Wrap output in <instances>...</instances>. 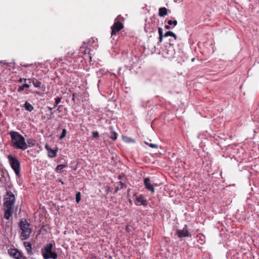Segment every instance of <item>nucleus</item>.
<instances>
[{
	"label": "nucleus",
	"mask_w": 259,
	"mask_h": 259,
	"mask_svg": "<svg viewBox=\"0 0 259 259\" xmlns=\"http://www.w3.org/2000/svg\"><path fill=\"white\" fill-rule=\"evenodd\" d=\"M4 204V218L8 220L14 213L15 197L14 194L10 191H7L5 198Z\"/></svg>",
	"instance_id": "f257e3e1"
},
{
	"label": "nucleus",
	"mask_w": 259,
	"mask_h": 259,
	"mask_svg": "<svg viewBox=\"0 0 259 259\" xmlns=\"http://www.w3.org/2000/svg\"><path fill=\"white\" fill-rule=\"evenodd\" d=\"M12 146L16 149L22 150H26L28 146L25 142L24 138L17 132L10 133Z\"/></svg>",
	"instance_id": "f03ea898"
},
{
	"label": "nucleus",
	"mask_w": 259,
	"mask_h": 259,
	"mask_svg": "<svg viewBox=\"0 0 259 259\" xmlns=\"http://www.w3.org/2000/svg\"><path fill=\"white\" fill-rule=\"evenodd\" d=\"M20 228V238L22 240H26L29 238L32 232L30 224L26 220H21L19 224Z\"/></svg>",
	"instance_id": "7ed1b4c3"
},
{
	"label": "nucleus",
	"mask_w": 259,
	"mask_h": 259,
	"mask_svg": "<svg viewBox=\"0 0 259 259\" xmlns=\"http://www.w3.org/2000/svg\"><path fill=\"white\" fill-rule=\"evenodd\" d=\"M54 244L52 243L46 244L41 249V254L44 259H57L56 252L53 251Z\"/></svg>",
	"instance_id": "20e7f679"
},
{
	"label": "nucleus",
	"mask_w": 259,
	"mask_h": 259,
	"mask_svg": "<svg viewBox=\"0 0 259 259\" xmlns=\"http://www.w3.org/2000/svg\"><path fill=\"white\" fill-rule=\"evenodd\" d=\"M8 158L11 166L14 170L17 176H19L20 174V162L16 157L12 155H9Z\"/></svg>",
	"instance_id": "39448f33"
},
{
	"label": "nucleus",
	"mask_w": 259,
	"mask_h": 259,
	"mask_svg": "<svg viewBox=\"0 0 259 259\" xmlns=\"http://www.w3.org/2000/svg\"><path fill=\"white\" fill-rule=\"evenodd\" d=\"M9 254L15 259H27L23 253L16 248H10L8 250Z\"/></svg>",
	"instance_id": "423d86ee"
},
{
	"label": "nucleus",
	"mask_w": 259,
	"mask_h": 259,
	"mask_svg": "<svg viewBox=\"0 0 259 259\" xmlns=\"http://www.w3.org/2000/svg\"><path fill=\"white\" fill-rule=\"evenodd\" d=\"M144 184L145 188L149 191H151L152 193H154L155 192L154 185L151 182L149 178H146L144 180Z\"/></svg>",
	"instance_id": "0eeeda50"
},
{
	"label": "nucleus",
	"mask_w": 259,
	"mask_h": 259,
	"mask_svg": "<svg viewBox=\"0 0 259 259\" xmlns=\"http://www.w3.org/2000/svg\"><path fill=\"white\" fill-rule=\"evenodd\" d=\"M123 27V25L122 23L118 21H115L114 23L113 26L111 27V35L113 36V35L115 34L117 32H118L119 30L122 29Z\"/></svg>",
	"instance_id": "6e6552de"
},
{
	"label": "nucleus",
	"mask_w": 259,
	"mask_h": 259,
	"mask_svg": "<svg viewBox=\"0 0 259 259\" xmlns=\"http://www.w3.org/2000/svg\"><path fill=\"white\" fill-rule=\"evenodd\" d=\"M61 99H62L61 97H58L56 99H55V104H54L53 107H48V109L50 111V113L49 114H48V119H51L53 118H54V113L52 111L55 107H56L60 103Z\"/></svg>",
	"instance_id": "1a4fd4ad"
},
{
	"label": "nucleus",
	"mask_w": 259,
	"mask_h": 259,
	"mask_svg": "<svg viewBox=\"0 0 259 259\" xmlns=\"http://www.w3.org/2000/svg\"><path fill=\"white\" fill-rule=\"evenodd\" d=\"M177 235L178 237L180 238L190 236V234L187 230V226L185 225L184 227L182 230H178L177 231Z\"/></svg>",
	"instance_id": "9d476101"
},
{
	"label": "nucleus",
	"mask_w": 259,
	"mask_h": 259,
	"mask_svg": "<svg viewBox=\"0 0 259 259\" xmlns=\"http://www.w3.org/2000/svg\"><path fill=\"white\" fill-rule=\"evenodd\" d=\"M28 80H30V82H32L33 85L37 88L41 89L42 91H45V86L44 85H41V83L40 81L38 80L35 78H33L32 79H28Z\"/></svg>",
	"instance_id": "9b49d317"
},
{
	"label": "nucleus",
	"mask_w": 259,
	"mask_h": 259,
	"mask_svg": "<svg viewBox=\"0 0 259 259\" xmlns=\"http://www.w3.org/2000/svg\"><path fill=\"white\" fill-rule=\"evenodd\" d=\"M45 148L48 152V156L51 158H54L57 156V149H52L48 144L45 145Z\"/></svg>",
	"instance_id": "f8f14e48"
},
{
	"label": "nucleus",
	"mask_w": 259,
	"mask_h": 259,
	"mask_svg": "<svg viewBox=\"0 0 259 259\" xmlns=\"http://www.w3.org/2000/svg\"><path fill=\"white\" fill-rule=\"evenodd\" d=\"M166 53L168 57H172L175 54V50L172 46H166Z\"/></svg>",
	"instance_id": "ddd939ff"
},
{
	"label": "nucleus",
	"mask_w": 259,
	"mask_h": 259,
	"mask_svg": "<svg viewBox=\"0 0 259 259\" xmlns=\"http://www.w3.org/2000/svg\"><path fill=\"white\" fill-rule=\"evenodd\" d=\"M79 51L80 53H82V55H87V56L91 59V56L90 54L89 53V50L88 49H85V45L84 46H82L80 47Z\"/></svg>",
	"instance_id": "4468645a"
},
{
	"label": "nucleus",
	"mask_w": 259,
	"mask_h": 259,
	"mask_svg": "<svg viewBox=\"0 0 259 259\" xmlns=\"http://www.w3.org/2000/svg\"><path fill=\"white\" fill-rule=\"evenodd\" d=\"M136 204L141 205H146V201L144 199V197L142 196H140L139 197H137L136 199Z\"/></svg>",
	"instance_id": "2eb2a0df"
},
{
	"label": "nucleus",
	"mask_w": 259,
	"mask_h": 259,
	"mask_svg": "<svg viewBox=\"0 0 259 259\" xmlns=\"http://www.w3.org/2000/svg\"><path fill=\"white\" fill-rule=\"evenodd\" d=\"M23 245L29 254H32L33 253L32 251V245L30 242L26 241L23 242Z\"/></svg>",
	"instance_id": "dca6fc26"
},
{
	"label": "nucleus",
	"mask_w": 259,
	"mask_h": 259,
	"mask_svg": "<svg viewBox=\"0 0 259 259\" xmlns=\"http://www.w3.org/2000/svg\"><path fill=\"white\" fill-rule=\"evenodd\" d=\"M24 107L25 108L26 110L28 111L29 112L32 111L34 109L32 105L28 102H25L24 105Z\"/></svg>",
	"instance_id": "f3484780"
},
{
	"label": "nucleus",
	"mask_w": 259,
	"mask_h": 259,
	"mask_svg": "<svg viewBox=\"0 0 259 259\" xmlns=\"http://www.w3.org/2000/svg\"><path fill=\"white\" fill-rule=\"evenodd\" d=\"M158 14L160 17H163L164 16L167 15V9L164 7L160 8L159 9Z\"/></svg>",
	"instance_id": "a211bd4d"
},
{
	"label": "nucleus",
	"mask_w": 259,
	"mask_h": 259,
	"mask_svg": "<svg viewBox=\"0 0 259 259\" xmlns=\"http://www.w3.org/2000/svg\"><path fill=\"white\" fill-rule=\"evenodd\" d=\"M109 130L111 131L110 138L112 139L113 140H115L117 139V134L113 131L112 127H109Z\"/></svg>",
	"instance_id": "6ab92c4d"
},
{
	"label": "nucleus",
	"mask_w": 259,
	"mask_h": 259,
	"mask_svg": "<svg viewBox=\"0 0 259 259\" xmlns=\"http://www.w3.org/2000/svg\"><path fill=\"white\" fill-rule=\"evenodd\" d=\"M169 36L173 37L175 40H176L177 39V35H176V34H175L172 31H167L164 34V37H168Z\"/></svg>",
	"instance_id": "aec40b11"
},
{
	"label": "nucleus",
	"mask_w": 259,
	"mask_h": 259,
	"mask_svg": "<svg viewBox=\"0 0 259 259\" xmlns=\"http://www.w3.org/2000/svg\"><path fill=\"white\" fill-rule=\"evenodd\" d=\"M158 33H159V42L158 43H160L162 42L163 36V30L161 27H159L158 29Z\"/></svg>",
	"instance_id": "412c9836"
},
{
	"label": "nucleus",
	"mask_w": 259,
	"mask_h": 259,
	"mask_svg": "<svg viewBox=\"0 0 259 259\" xmlns=\"http://www.w3.org/2000/svg\"><path fill=\"white\" fill-rule=\"evenodd\" d=\"M66 167V165L64 164H59L57 165L56 168V171L57 172L61 173L62 171V169Z\"/></svg>",
	"instance_id": "4be33fe9"
},
{
	"label": "nucleus",
	"mask_w": 259,
	"mask_h": 259,
	"mask_svg": "<svg viewBox=\"0 0 259 259\" xmlns=\"http://www.w3.org/2000/svg\"><path fill=\"white\" fill-rule=\"evenodd\" d=\"M29 87H30L29 84L25 83L23 85H21L18 88V92H19L20 93L22 92L24 90V88H29Z\"/></svg>",
	"instance_id": "5701e85b"
},
{
	"label": "nucleus",
	"mask_w": 259,
	"mask_h": 259,
	"mask_svg": "<svg viewBox=\"0 0 259 259\" xmlns=\"http://www.w3.org/2000/svg\"><path fill=\"white\" fill-rule=\"evenodd\" d=\"M27 143H28L29 147H32L34 146L35 141L32 139H28L27 140Z\"/></svg>",
	"instance_id": "b1692460"
},
{
	"label": "nucleus",
	"mask_w": 259,
	"mask_h": 259,
	"mask_svg": "<svg viewBox=\"0 0 259 259\" xmlns=\"http://www.w3.org/2000/svg\"><path fill=\"white\" fill-rule=\"evenodd\" d=\"M66 130L65 128H63L62 130V132L61 136H60L59 139H63L66 136Z\"/></svg>",
	"instance_id": "393cba45"
},
{
	"label": "nucleus",
	"mask_w": 259,
	"mask_h": 259,
	"mask_svg": "<svg viewBox=\"0 0 259 259\" xmlns=\"http://www.w3.org/2000/svg\"><path fill=\"white\" fill-rule=\"evenodd\" d=\"M177 20H174V21H172V20H168L167 21V24L169 25H171L172 24H174V26H176L177 25Z\"/></svg>",
	"instance_id": "a878e982"
},
{
	"label": "nucleus",
	"mask_w": 259,
	"mask_h": 259,
	"mask_svg": "<svg viewBox=\"0 0 259 259\" xmlns=\"http://www.w3.org/2000/svg\"><path fill=\"white\" fill-rule=\"evenodd\" d=\"M75 199H76V201L77 203H79V202L80 201V199H81V196H80V192H78L76 194V197H75Z\"/></svg>",
	"instance_id": "bb28decb"
},
{
	"label": "nucleus",
	"mask_w": 259,
	"mask_h": 259,
	"mask_svg": "<svg viewBox=\"0 0 259 259\" xmlns=\"http://www.w3.org/2000/svg\"><path fill=\"white\" fill-rule=\"evenodd\" d=\"M145 144L148 145L150 147L152 148H158V146L156 144H152V143L149 144L147 142H145Z\"/></svg>",
	"instance_id": "cd10ccee"
},
{
	"label": "nucleus",
	"mask_w": 259,
	"mask_h": 259,
	"mask_svg": "<svg viewBox=\"0 0 259 259\" xmlns=\"http://www.w3.org/2000/svg\"><path fill=\"white\" fill-rule=\"evenodd\" d=\"M93 137L95 138H98L99 137V133L98 132H93Z\"/></svg>",
	"instance_id": "c85d7f7f"
},
{
	"label": "nucleus",
	"mask_w": 259,
	"mask_h": 259,
	"mask_svg": "<svg viewBox=\"0 0 259 259\" xmlns=\"http://www.w3.org/2000/svg\"><path fill=\"white\" fill-rule=\"evenodd\" d=\"M62 108H63L62 105H59L58 106L57 111H58V112L60 113V112H62Z\"/></svg>",
	"instance_id": "c756f323"
},
{
	"label": "nucleus",
	"mask_w": 259,
	"mask_h": 259,
	"mask_svg": "<svg viewBox=\"0 0 259 259\" xmlns=\"http://www.w3.org/2000/svg\"><path fill=\"white\" fill-rule=\"evenodd\" d=\"M118 184H119L118 186H119L120 189H121L125 186V184L120 181L118 182Z\"/></svg>",
	"instance_id": "7c9ffc66"
},
{
	"label": "nucleus",
	"mask_w": 259,
	"mask_h": 259,
	"mask_svg": "<svg viewBox=\"0 0 259 259\" xmlns=\"http://www.w3.org/2000/svg\"><path fill=\"white\" fill-rule=\"evenodd\" d=\"M174 40H169V44H168V46H172L174 47Z\"/></svg>",
	"instance_id": "2f4dec72"
},
{
	"label": "nucleus",
	"mask_w": 259,
	"mask_h": 259,
	"mask_svg": "<svg viewBox=\"0 0 259 259\" xmlns=\"http://www.w3.org/2000/svg\"><path fill=\"white\" fill-rule=\"evenodd\" d=\"M119 189H120L119 186H117L115 188V192H116V193L117 192Z\"/></svg>",
	"instance_id": "473e14b6"
},
{
	"label": "nucleus",
	"mask_w": 259,
	"mask_h": 259,
	"mask_svg": "<svg viewBox=\"0 0 259 259\" xmlns=\"http://www.w3.org/2000/svg\"><path fill=\"white\" fill-rule=\"evenodd\" d=\"M23 80H24L25 81H26L27 79H24V78H20V79L19 80V81L20 82H22Z\"/></svg>",
	"instance_id": "72a5a7b5"
},
{
	"label": "nucleus",
	"mask_w": 259,
	"mask_h": 259,
	"mask_svg": "<svg viewBox=\"0 0 259 259\" xmlns=\"http://www.w3.org/2000/svg\"><path fill=\"white\" fill-rule=\"evenodd\" d=\"M1 63L2 64H4V65L7 64V63L5 61H4V60L1 61Z\"/></svg>",
	"instance_id": "f704fd0d"
},
{
	"label": "nucleus",
	"mask_w": 259,
	"mask_h": 259,
	"mask_svg": "<svg viewBox=\"0 0 259 259\" xmlns=\"http://www.w3.org/2000/svg\"><path fill=\"white\" fill-rule=\"evenodd\" d=\"M165 28L167 29H170V25H169L168 24V25H165Z\"/></svg>",
	"instance_id": "c9c22d12"
},
{
	"label": "nucleus",
	"mask_w": 259,
	"mask_h": 259,
	"mask_svg": "<svg viewBox=\"0 0 259 259\" xmlns=\"http://www.w3.org/2000/svg\"><path fill=\"white\" fill-rule=\"evenodd\" d=\"M73 96L72 100L74 102V94H73Z\"/></svg>",
	"instance_id": "e433bc0d"
},
{
	"label": "nucleus",
	"mask_w": 259,
	"mask_h": 259,
	"mask_svg": "<svg viewBox=\"0 0 259 259\" xmlns=\"http://www.w3.org/2000/svg\"><path fill=\"white\" fill-rule=\"evenodd\" d=\"M194 58L192 59V61H194Z\"/></svg>",
	"instance_id": "4c0bfd02"
}]
</instances>
